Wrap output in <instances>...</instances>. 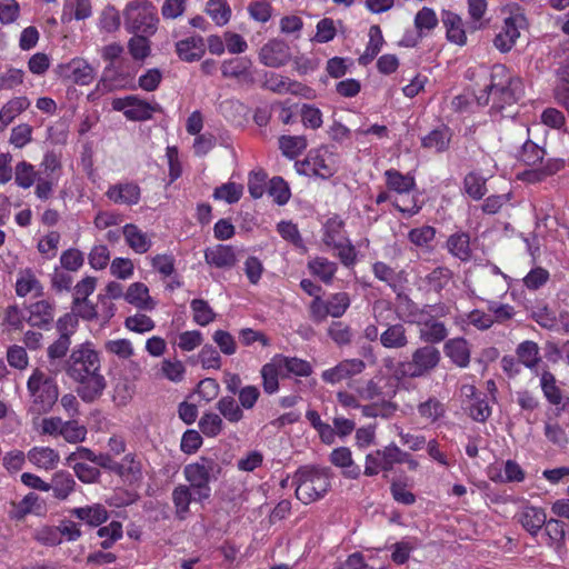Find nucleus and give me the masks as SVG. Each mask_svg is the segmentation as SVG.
Returning a JSON list of instances; mask_svg holds the SVG:
<instances>
[{"instance_id": "obj_1", "label": "nucleus", "mask_w": 569, "mask_h": 569, "mask_svg": "<svg viewBox=\"0 0 569 569\" xmlns=\"http://www.w3.org/2000/svg\"><path fill=\"white\" fill-rule=\"evenodd\" d=\"M100 367L99 355L90 343L77 346L66 360V373L78 383L76 392L84 402H93L107 387Z\"/></svg>"}, {"instance_id": "obj_2", "label": "nucleus", "mask_w": 569, "mask_h": 569, "mask_svg": "<svg viewBox=\"0 0 569 569\" xmlns=\"http://www.w3.org/2000/svg\"><path fill=\"white\" fill-rule=\"evenodd\" d=\"M523 94L522 81L512 77L503 64L492 66L483 88L475 94L479 106H488L501 111L506 106L516 103Z\"/></svg>"}, {"instance_id": "obj_3", "label": "nucleus", "mask_w": 569, "mask_h": 569, "mask_svg": "<svg viewBox=\"0 0 569 569\" xmlns=\"http://www.w3.org/2000/svg\"><path fill=\"white\" fill-rule=\"evenodd\" d=\"M292 483L296 486L297 499L309 505L321 499L329 491L331 487L329 469L302 466L295 472Z\"/></svg>"}, {"instance_id": "obj_4", "label": "nucleus", "mask_w": 569, "mask_h": 569, "mask_svg": "<svg viewBox=\"0 0 569 569\" xmlns=\"http://www.w3.org/2000/svg\"><path fill=\"white\" fill-rule=\"evenodd\" d=\"M27 390L31 399L28 411L37 417L49 412L59 398L56 379L40 368L33 369L27 381Z\"/></svg>"}, {"instance_id": "obj_5", "label": "nucleus", "mask_w": 569, "mask_h": 569, "mask_svg": "<svg viewBox=\"0 0 569 569\" xmlns=\"http://www.w3.org/2000/svg\"><path fill=\"white\" fill-rule=\"evenodd\" d=\"M221 466L210 457H200L196 462L183 468V476L193 491L194 501L201 502L211 496L210 481L217 480L221 473Z\"/></svg>"}, {"instance_id": "obj_6", "label": "nucleus", "mask_w": 569, "mask_h": 569, "mask_svg": "<svg viewBox=\"0 0 569 569\" xmlns=\"http://www.w3.org/2000/svg\"><path fill=\"white\" fill-rule=\"evenodd\" d=\"M440 350L430 345H425L415 349L411 359L402 361L398 367L397 377L399 379H416L430 375L440 363Z\"/></svg>"}, {"instance_id": "obj_7", "label": "nucleus", "mask_w": 569, "mask_h": 569, "mask_svg": "<svg viewBox=\"0 0 569 569\" xmlns=\"http://www.w3.org/2000/svg\"><path fill=\"white\" fill-rule=\"evenodd\" d=\"M297 171L305 176L329 179L339 169V156L328 146L309 151L303 161L296 163Z\"/></svg>"}, {"instance_id": "obj_8", "label": "nucleus", "mask_w": 569, "mask_h": 569, "mask_svg": "<svg viewBox=\"0 0 569 569\" xmlns=\"http://www.w3.org/2000/svg\"><path fill=\"white\" fill-rule=\"evenodd\" d=\"M124 27L130 33L151 36L157 31L158 17L154 7L147 0H134L123 11Z\"/></svg>"}, {"instance_id": "obj_9", "label": "nucleus", "mask_w": 569, "mask_h": 569, "mask_svg": "<svg viewBox=\"0 0 569 569\" xmlns=\"http://www.w3.org/2000/svg\"><path fill=\"white\" fill-rule=\"evenodd\" d=\"M526 26L527 19L525 13L519 8L510 10L509 14L503 18L500 32L493 39L495 47L500 52H509L520 37V30L526 28Z\"/></svg>"}, {"instance_id": "obj_10", "label": "nucleus", "mask_w": 569, "mask_h": 569, "mask_svg": "<svg viewBox=\"0 0 569 569\" xmlns=\"http://www.w3.org/2000/svg\"><path fill=\"white\" fill-rule=\"evenodd\" d=\"M111 106L113 110L122 111L124 117L131 121H146L151 119L154 112L161 111L158 103H150L134 94L116 98Z\"/></svg>"}, {"instance_id": "obj_11", "label": "nucleus", "mask_w": 569, "mask_h": 569, "mask_svg": "<svg viewBox=\"0 0 569 569\" xmlns=\"http://www.w3.org/2000/svg\"><path fill=\"white\" fill-rule=\"evenodd\" d=\"M402 456L403 450L395 443L377 449L366 456L365 475L371 477L381 470L391 471L395 465H401Z\"/></svg>"}, {"instance_id": "obj_12", "label": "nucleus", "mask_w": 569, "mask_h": 569, "mask_svg": "<svg viewBox=\"0 0 569 569\" xmlns=\"http://www.w3.org/2000/svg\"><path fill=\"white\" fill-rule=\"evenodd\" d=\"M56 73L64 81L79 86H88L94 80L96 71L93 67L81 58H74L67 63H60L56 68Z\"/></svg>"}, {"instance_id": "obj_13", "label": "nucleus", "mask_w": 569, "mask_h": 569, "mask_svg": "<svg viewBox=\"0 0 569 569\" xmlns=\"http://www.w3.org/2000/svg\"><path fill=\"white\" fill-rule=\"evenodd\" d=\"M365 369L366 363L363 360L359 358L345 359L335 367L325 370L321 373V379L327 383L336 385L345 379L362 373Z\"/></svg>"}, {"instance_id": "obj_14", "label": "nucleus", "mask_w": 569, "mask_h": 569, "mask_svg": "<svg viewBox=\"0 0 569 569\" xmlns=\"http://www.w3.org/2000/svg\"><path fill=\"white\" fill-rule=\"evenodd\" d=\"M291 58L289 46L282 40H270L259 51V60L270 68H279L289 62Z\"/></svg>"}, {"instance_id": "obj_15", "label": "nucleus", "mask_w": 569, "mask_h": 569, "mask_svg": "<svg viewBox=\"0 0 569 569\" xmlns=\"http://www.w3.org/2000/svg\"><path fill=\"white\" fill-rule=\"evenodd\" d=\"M518 517L522 528L532 537H536L547 523L545 510L535 506L523 507Z\"/></svg>"}, {"instance_id": "obj_16", "label": "nucleus", "mask_w": 569, "mask_h": 569, "mask_svg": "<svg viewBox=\"0 0 569 569\" xmlns=\"http://www.w3.org/2000/svg\"><path fill=\"white\" fill-rule=\"evenodd\" d=\"M106 196L117 204L132 206L140 200V188L133 182L117 183L109 187Z\"/></svg>"}, {"instance_id": "obj_17", "label": "nucleus", "mask_w": 569, "mask_h": 569, "mask_svg": "<svg viewBox=\"0 0 569 569\" xmlns=\"http://www.w3.org/2000/svg\"><path fill=\"white\" fill-rule=\"evenodd\" d=\"M204 260L216 268H232L237 262V256L231 246L217 244L204 250Z\"/></svg>"}, {"instance_id": "obj_18", "label": "nucleus", "mask_w": 569, "mask_h": 569, "mask_svg": "<svg viewBox=\"0 0 569 569\" xmlns=\"http://www.w3.org/2000/svg\"><path fill=\"white\" fill-rule=\"evenodd\" d=\"M70 515L90 527H99L109 518L108 510L101 503L73 508L70 510Z\"/></svg>"}, {"instance_id": "obj_19", "label": "nucleus", "mask_w": 569, "mask_h": 569, "mask_svg": "<svg viewBox=\"0 0 569 569\" xmlns=\"http://www.w3.org/2000/svg\"><path fill=\"white\" fill-rule=\"evenodd\" d=\"M380 343L386 349H403L409 345L407 328L402 323L388 325L380 333Z\"/></svg>"}, {"instance_id": "obj_20", "label": "nucleus", "mask_w": 569, "mask_h": 569, "mask_svg": "<svg viewBox=\"0 0 569 569\" xmlns=\"http://www.w3.org/2000/svg\"><path fill=\"white\" fill-rule=\"evenodd\" d=\"M53 317V305L47 300H40L30 305L26 321L32 327L46 328L52 322Z\"/></svg>"}, {"instance_id": "obj_21", "label": "nucleus", "mask_w": 569, "mask_h": 569, "mask_svg": "<svg viewBox=\"0 0 569 569\" xmlns=\"http://www.w3.org/2000/svg\"><path fill=\"white\" fill-rule=\"evenodd\" d=\"M176 49L179 58L187 62L200 60L206 51L203 38L200 36L178 41Z\"/></svg>"}, {"instance_id": "obj_22", "label": "nucleus", "mask_w": 569, "mask_h": 569, "mask_svg": "<svg viewBox=\"0 0 569 569\" xmlns=\"http://www.w3.org/2000/svg\"><path fill=\"white\" fill-rule=\"evenodd\" d=\"M445 355L458 367L466 368L470 362V349L465 338L449 339L443 346Z\"/></svg>"}, {"instance_id": "obj_23", "label": "nucleus", "mask_w": 569, "mask_h": 569, "mask_svg": "<svg viewBox=\"0 0 569 569\" xmlns=\"http://www.w3.org/2000/svg\"><path fill=\"white\" fill-rule=\"evenodd\" d=\"M516 356L521 365L528 368L531 372L538 375V366L541 362L540 348L537 342L532 340H525L516 348Z\"/></svg>"}, {"instance_id": "obj_24", "label": "nucleus", "mask_w": 569, "mask_h": 569, "mask_svg": "<svg viewBox=\"0 0 569 569\" xmlns=\"http://www.w3.org/2000/svg\"><path fill=\"white\" fill-rule=\"evenodd\" d=\"M453 272L448 267H437L422 278V283L429 292L441 293L452 281Z\"/></svg>"}, {"instance_id": "obj_25", "label": "nucleus", "mask_w": 569, "mask_h": 569, "mask_svg": "<svg viewBox=\"0 0 569 569\" xmlns=\"http://www.w3.org/2000/svg\"><path fill=\"white\" fill-rule=\"evenodd\" d=\"M124 300L141 310H153L156 307L148 287L142 282L131 283L124 293Z\"/></svg>"}, {"instance_id": "obj_26", "label": "nucleus", "mask_w": 569, "mask_h": 569, "mask_svg": "<svg viewBox=\"0 0 569 569\" xmlns=\"http://www.w3.org/2000/svg\"><path fill=\"white\" fill-rule=\"evenodd\" d=\"M451 137L452 133L450 128L441 124L421 138V146L425 149L435 150L436 152H443L449 148Z\"/></svg>"}, {"instance_id": "obj_27", "label": "nucleus", "mask_w": 569, "mask_h": 569, "mask_svg": "<svg viewBox=\"0 0 569 569\" xmlns=\"http://www.w3.org/2000/svg\"><path fill=\"white\" fill-rule=\"evenodd\" d=\"M28 460L38 468L52 470L60 460L59 453L49 447H33L27 453Z\"/></svg>"}, {"instance_id": "obj_28", "label": "nucleus", "mask_w": 569, "mask_h": 569, "mask_svg": "<svg viewBox=\"0 0 569 569\" xmlns=\"http://www.w3.org/2000/svg\"><path fill=\"white\" fill-rule=\"evenodd\" d=\"M442 23L446 28L447 39L450 42L459 46H463L466 43L467 36L460 16L451 11H443Z\"/></svg>"}, {"instance_id": "obj_29", "label": "nucleus", "mask_w": 569, "mask_h": 569, "mask_svg": "<svg viewBox=\"0 0 569 569\" xmlns=\"http://www.w3.org/2000/svg\"><path fill=\"white\" fill-rule=\"evenodd\" d=\"M447 336L448 329L441 321L429 319L420 325L419 338L426 342V345L433 346L440 343Z\"/></svg>"}, {"instance_id": "obj_30", "label": "nucleus", "mask_w": 569, "mask_h": 569, "mask_svg": "<svg viewBox=\"0 0 569 569\" xmlns=\"http://www.w3.org/2000/svg\"><path fill=\"white\" fill-rule=\"evenodd\" d=\"M448 251L460 261H469L472 256L470 236L467 232L452 233L447 240Z\"/></svg>"}, {"instance_id": "obj_31", "label": "nucleus", "mask_w": 569, "mask_h": 569, "mask_svg": "<svg viewBox=\"0 0 569 569\" xmlns=\"http://www.w3.org/2000/svg\"><path fill=\"white\" fill-rule=\"evenodd\" d=\"M123 236L127 244L137 253H146L151 248V239L133 223L123 227Z\"/></svg>"}, {"instance_id": "obj_32", "label": "nucleus", "mask_w": 569, "mask_h": 569, "mask_svg": "<svg viewBox=\"0 0 569 569\" xmlns=\"http://www.w3.org/2000/svg\"><path fill=\"white\" fill-rule=\"evenodd\" d=\"M171 498L176 517L179 520H184L189 513L191 501H194L192 489L187 485H179L172 490Z\"/></svg>"}, {"instance_id": "obj_33", "label": "nucleus", "mask_w": 569, "mask_h": 569, "mask_svg": "<svg viewBox=\"0 0 569 569\" xmlns=\"http://www.w3.org/2000/svg\"><path fill=\"white\" fill-rule=\"evenodd\" d=\"M563 167L565 161L562 159L551 158L543 162L539 168L525 171L523 179L531 183L540 182L547 177L559 172Z\"/></svg>"}, {"instance_id": "obj_34", "label": "nucleus", "mask_w": 569, "mask_h": 569, "mask_svg": "<svg viewBox=\"0 0 569 569\" xmlns=\"http://www.w3.org/2000/svg\"><path fill=\"white\" fill-rule=\"evenodd\" d=\"M330 462L343 469L345 476L349 478H357L360 472L359 467L353 463L351 450L347 447L335 449L330 455Z\"/></svg>"}, {"instance_id": "obj_35", "label": "nucleus", "mask_w": 569, "mask_h": 569, "mask_svg": "<svg viewBox=\"0 0 569 569\" xmlns=\"http://www.w3.org/2000/svg\"><path fill=\"white\" fill-rule=\"evenodd\" d=\"M29 106L30 102L26 97H17L8 101L0 110V131H3Z\"/></svg>"}, {"instance_id": "obj_36", "label": "nucleus", "mask_w": 569, "mask_h": 569, "mask_svg": "<svg viewBox=\"0 0 569 569\" xmlns=\"http://www.w3.org/2000/svg\"><path fill=\"white\" fill-rule=\"evenodd\" d=\"M386 184L389 190L397 193H409L416 186L415 178L410 174H402L396 169H389L385 172Z\"/></svg>"}, {"instance_id": "obj_37", "label": "nucleus", "mask_w": 569, "mask_h": 569, "mask_svg": "<svg viewBox=\"0 0 569 569\" xmlns=\"http://www.w3.org/2000/svg\"><path fill=\"white\" fill-rule=\"evenodd\" d=\"M540 388L550 405L559 406L562 402V391L557 386L555 375L549 370H543L540 373Z\"/></svg>"}, {"instance_id": "obj_38", "label": "nucleus", "mask_w": 569, "mask_h": 569, "mask_svg": "<svg viewBox=\"0 0 569 569\" xmlns=\"http://www.w3.org/2000/svg\"><path fill=\"white\" fill-rule=\"evenodd\" d=\"M543 536L547 539V545L556 550H559L565 545L566 530L565 522L558 519H549L543 525Z\"/></svg>"}, {"instance_id": "obj_39", "label": "nucleus", "mask_w": 569, "mask_h": 569, "mask_svg": "<svg viewBox=\"0 0 569 569\" xmlns=\"http://www.w3.org/2000/svg\"><path fill=\"white\" fill-rule=\"evenodd\" d=\"M310 272L326 284L331 283L335 273L337 272L338 266L336 262L328 260L325 257H317L308 262Z\"/></svg>"}, {"instance_id": "obj_40", "label": "nucleus", "mask_w": 569, "mask_h": 569, "mask_svg": "<svg viewBox=\"0 0 569 569\" xmlns=\"http://www.w3.org/2000/svg\"><path fill=\"white\" fill-rule=\"evenodd\" d=\"M383 42L385 40L380 27L377 24L371 26L369 29V42L363 54L359 58V63L366 66L371 62L381 50Z\"/></svg>"}, {"instance_id": "obj_41", "label": "nucleus", "mask_w": 569, "mask_h": 569, "mask_svg": "<svg viewBox=\"0 0 569 569\" xmlns=\"http://www.w3.org/2000/svg\"><path fill=\"white\" fill-rule=\"evenodd\" d=\"M74 486L76 481L71 473L67 471H59L56 472L52 478L50 490H53L56 498L64 500L74 490Z\"/></svg>"}, {"instance_id": "obj_42", "label": "nucleus", "mask_w": 569, "mask_h": 569, "mask_svg": "<svg viewBox=\"0 0 569 569\" xmlns=\"http://www.w3.org/2000/svg\"><path fill=\"white\" fill-rule=\"evenodd\" d=\"M92 13L89 0H67L63 8L62 21L84 20Z\"/></svg>"}, {"instance_id": "obj_43", "label": "nucleus", "mask_w": 569, "mask_h": 569, "mask_svg": "<svg viewBox=\"0 0 569 569\" xmlns=\"http://www.w3.org/2000/svg\"><path fill=\"white\" fill-rule=\"evenodd\" d=\"M251 67V60L247 57H239L226 60L221 64V72L224 78L246 77Z\"/></svg>"}, {"instance_id": "obj_44", "label": "nucleus", "mask_w": 569, "mask_h": 569, "mask_svg": "<svg viewBox=\"0 0 569 569\" xmlns=\"http://www.w3.org/2000/svg\"><path fill=\"white\" fill-rule=\"evenodd\" d=\"M372 272L377 279L386 282L398 297H401V287L397 283L398 273L393 268L382 261H377L372 264Z\"/></svg>"}, {"instance_id": "obj_45", "label": "nucleus", "mask_w": 569, "mask_h": 569, "mask_svg": "<svg viewBox=\"0 0 569 569\" xmlns=\"http://www.w3.org/2000/svg\"><path fill=\"white\" fill-rule=\"evenodd\" d=\"M276 361L281 369H286L289 373H293L299 377H308L312 372L310 363L306 360L296 357L276 356Z\"/></svg>"}, {"instance_id": "obj_46", "label": "nucleus", "mask_w": 569, "mask_h": 569, "mask_svg": "<svg viewBox=\"0 0 569 569\" xmlns=\"http://www.w3.org/2000/svg\"><path fill=\"white\" fill-rule=\"evenodd\" d=\"M279 148L289 159L298 157L307 148V139L303 136H281Z\"/></svg>"}, {"instance_id": "obj_47", "label": "nucleus", "mask_w": 569, "mask_h": 569, "mask_svg": "<svg viewBox=\"0 0 569 569\" xmlns=\"http://www.w3.org/2000/svg\"><path fill=\"white\" fill-rule=\"evenodd\" d=\"M218 111L232 122H240L247 114V107L237 99H226L218 106Z\"/></svg>"}, {"instance_id": "obj_48", "label": "nucleus", "mask_w": 569, "mask_h": 569, "mask_svg": "<svg viewBox=\"0 0 569 569\" xmlns=\"http://www.w3.org/2000/svg\"><path fill=\"white\" fill-rule=\"evenodd\" d=\"M281 368L273 358L271 362L266 363L261 368V377L264 392L272 395L279 389L278 376Z\"/></svg>"}, {"instance_id": "obj_49", "label": "nucleus", "mask_w": 569, "mask_h": 569, "mask_svg": "<svg viewBox=\"0 0 569 569\" xmlns=\"http://www.w3.org/2000/svg\"><path fill=\"white\" fill-rule=\"evenodd\" d=\"M486 178L477 172H469L463 179L465 191L473 200H480L487 193Z\"/></svg>"}, {"instance_id": "obj_50", "label": "nucleus", "mask_w": 569, "mask_h": 569, "mask_svg": "<svg viewBox=\"0 0 569 569\" xmlns=\"http://www.w3.org/2000/svg\"><path fill=\"white\" fill-rule=\"evenodd\" d=\"M206 12L218 26H224L231 17V9L226 0H208Z\"/></svg>"}, {"instance_id": "obj_51", "label": "nucleus", "mask_w": 569, "mask_h": 569, "mask_svg": "<svg viewBox=\"0 0 569 569\" xmlns=\"http://www.w3.org/2000/svg\"><path fill=\"white\" fill-rule=\"evenodd\" d=\"M545 154L546 151L543 148L539 147L537 143L528 139L521 147L519 159L526 166L535 167L539 163H543L542 160Z\"/></svg>"}, {"instance_id": "obj_52", "label": "nucleus", "mask_w": 569, "mask_h": 569, "mask_svg": "<svg viewBox=\"0 0 569 569\" xmlns=\"http://www.w3.org/2000/svg\"><path fill=\"white\" fill-rule=\"evenodd\" d=\"M193 321L199 326H208L216 319V312L203 299H193L190 303Z\"/></svg>"}, {"instance_id": "obj_53", "label": "nucleus", "mask_w": 569, "mask_h": 569, "mask_svg": "<svg viewBox=\"0 0 569 569\" xmlns=\"http://www.w3.org/2000/svg\"><path fill=\"white\" fill-rule=\"evenodd\" d=\"M118 476L124 478L126 480L132 482L141 479L142 476V467L141 462L136 460L133 455H126L121 462H119Z\"/></svg>"}, {"instance_id": "obj_54", "label": "nucleus", "mask_w": 569, "mask_h": 569, "mask_svg": "<svg viewBox=\"0 0 569 569\" xmlns=\"http://www.w3.org/2000/svg\"><path fill=\"white\" fill-rule=\"evenodd\" d=\"M217 409L229 422H239L243 418L241 407L230 396L222 397L217 402Z\"/></svg>"}, {"instance_id": "obj_55", "label": "nucleus", "mask_w": 569, "mask_h": 569, "mask_svg": "<svg viewBox=\"0 0 569 569\" xmlns=\"http://www.w3.org/2000/svg\"><path fill=\"white\" fill-rule=\"evenodd\" d=\"M349 387L353 388L358 397L366 401L376 400L383 395L382 387L375 379L349 385Z\"/></svg>"}, {"instance_id": "obj_56", "label": "nucleus", "mask_w": 569, "mask_h": 569, "mask_svg": "<svg viewBox=\"0 0 569 569\" xmlns=\"http://www.w3.org/2000/svg\"><path fill=\"white\" fill-rule=\"evenodd\" d=\"M438 26V18L433 9L423 7L415 17V27L419 34H425L426 31H431Z\"/></svg>"}, {"instance_id": "obj_57", "label": "nucleus", "mask_w": 569, "mask_h": 569, "mask_svg": "<svg viewBox=\"0 0 569 569\" xmlns=\"http://www.w3.org/2000/svg\"><path fill=\"white\" fill-rule=\"evenodd\" d=\"M328 336L339 347L350 345L352 341V330L350 326L342 321H333L328 328Z\"/></svg>"}, {"instance_id": "obj_58", "label": "nucleus", "mask_w": 569, "mask_h": 569, "mask_svg": "<svg viewBox=\"0 0 569 569\" xmlns=\"http://www.w3.org/2000/svg\"><path fill=\"white\" fill-rule=\"evenodd\" d=\"M343 221L338 217H332L327 220L325 223V232H323V242L331 247L340 241H343V237L341 236Z\"/></svg>"}, {"instance_id": "obj_59", "label": "nucleus", "mask_w": 569, "mask_h": 569, "mask_svg": "<svg viewBox=\"0 0 569 569\" xmlns=\"http://www.w3.org/2000/svg\"><path fill=\"white\" fill-rule=\"evenodd\" d=\"M329 316L333 318L342 317L350 307V298L347 292H337L326 301Z\"/></svg>"}, {"instance_id": "obj_60", "label": "nucleus", "mask_w": 569, "mask_h": 569, "mask_svg": "<svg viewBox=\"0 0 569 569\" xmlns=\"http://www.w3.org/2000/svg\"><path fill=\"white\" fill-rule=\"evenodd\" d=\"M268 193L279 206L286 204L290 199V189L281 177H273L269 181Z\"/></svg>"}, {"instance_id": "obj_61", "label": "nucleus", "mask_w": 569, "mask_h": 569, "mask_svg": "<svg viewBox=\"0 0 569 569\" xmlns=\"http://www.w3.org/2000/svg\"><path fill=\"white\" fill-rule=\"evenodd\" d=\"M37 179V172L32 164L21 161L16 166L14 180L19 187L29 189Z\"/></svg>"}, {"instance_id": "obj_62", "label": "nucleus", "mask_w": 569, "mask_h": 569, "mask_svg": "<svg viewBox=\"0 0 569 569\" xmlns=\"http://www.w3.org/2000/svg\"><path fill=\"white\" fill-rule=\"evenodd\" d=\"M418 412L422 418L435 422L445 415L446 410L445 406L432 397L418 406Z\"/></svg>"}, {"instance_id": "obj_63", "label": "nucleus", "mask_w": 569, "mask_h": 569, "mask_svg": "<svg viewBox=\"0 0 569 569\" xmlns=\"http://www.w3.org/2000/svg\"><path fill=\"white\" fill-rule=\"evenodd\" d=\"M61 437L67 442L78 443L82 442L87 436V429L76 420L64 421L61 430Z\"/></svg>"}, {"instance_id": "obj_64", "label": "nucleus", "mask_w": 569, "mask_h": 569, "mask_svg": "<svg viewBox=\"0 0 569 569\" xmlns=\"http://www.w3.org/2000/svg\"><path fill=\"white\" fill-rule=\"evenodd\" d=\"M223 421L221 417L213 412L204 413L199 420V428L207 437H216L222 430Z\"/></svg>"}]
</instances>
